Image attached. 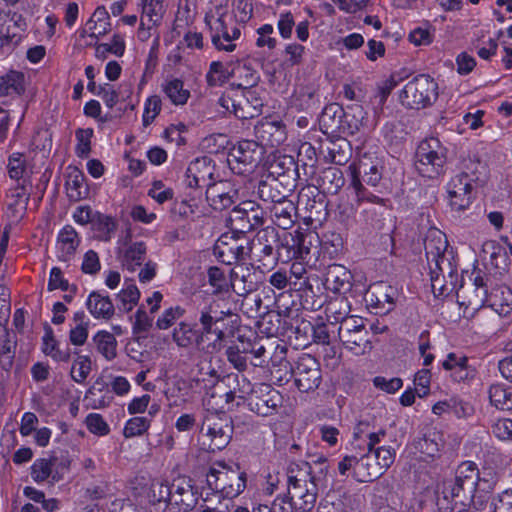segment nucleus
Returning <instances> with one entry per match:
<instances>
[{
    "label": "nucleus",
    "mask_w": 512,
    "mask_h": 512,
    "mask_svg": "<svg viewBox=\"0 0 512 512\" xmlns=\"http://www.w3.org/2000/svg\"><path fill=\"white\" fill-rule=\"evenodd\" d=\"M229 311L218 309L215 301L205 303L196 312L187 314L182 305H172L165 308L158 316L155 326L159 330H168L173 327L172 341L180 348H196L203 350L205 342L213 338L206 346L215 349L226 339Z\"/></svg>",
    "instance_id": "nucleus-1"
},
{
    "label": "nucleus",
    "mask_w": 512,
    "mask_h": 512,
    "mask_svg": "<svg viewBox=\"0 0 512 512\" xmlns=\"http://www.w3.org/2000/svg\"><path fill=\"white\" fill-rule=\"evenodd\" d=\"M498 477L492 469L480 470L471 460L461 462L453 479L444 482L443 494L455 505L474 504L475 500L486 499L496 487Z\"/></svg>",
    "instance_id": "nucleus-2"
},
{
    "label": "nucleus",
    "mask_w": 512,
    "mask_h": 512,
    "mask_svg": "<svg viewBox=\"0 0 512 512\" xmlns=\"http://www.w3.org/2000/svg\"><path fill=\"white\" fill-rule=\"evenodd\" d=\"M431 289L435 297L448 295L447 284L455 287L458 278L457 255L449 246L446 235L436 230L424 242Z\"/></svg>",
    "instance_id": "nucleus-3"
},
{
    "label": "nucleus",
    "mask_w": 512,
    "mask_h": 512,
    "mask_svg": "<svg viewBox=\"0 0 512 512\" xmlns=\"http://www.w3.org/2000/svg\"><path fill=\"white\" fill-rule=\"evenodd\" d=\"M213 47L222 52L231 53L237 48L241 37V28L233 19L226 4L211 3L204 16Z\"/></svg>",
    "instance_id": "nucleus-4"
},
{
    "label": "nucleus",
    "mask_w": 512,
    "mask_h": 512,
    "mask_svg": "<svg viewBox=\"0 0 512 512\" xmlns=\"http://www.w3.org/2000/svg\"><path fill=\"white\" fill-rule=\"evenodd\" d=\"M206 484L219 498L232 500L246 489L247 473L238 464L217 462L206 473Z\"/></svg>",
    "instance_id": "nucleus-5"
},
{
    "label": "nucleus",
    "mask_w": 512,
    "mask_h": 512,
    "mask_svg": "<svg viewBox=\"0 0 512 512\" xmlns=\"http://www.w3.org/2000/svg\"><path fill=\"white\" fill-rule=\"evenodd\" d=\"M307 462L291 463L287 469V498L302 512L310 511L316 502L315 483Z\"/></svg>",
    "instance_id": "nucleus-6"
},
{
    "label": "nucleus",
    "mask_w": 512,
    "mask_h": 512,
    "mask_svg": "<svg viewBox=\"0 0 512 512\" xmlns=\"http://www.w3.org/2000/svg\"><path fill=\"white\" fill-rule=\"evenodd\" d=\"M317 242H319V235L310 228L299 226L292 231L284 230L279 233V243L276 245L280 261L310 259L311 251Z\"/></svg>",
    "instance_id": "nucleus-7"
},
{
    "label": "nucleus",
    "mask_w": 512,
    "mask_h": 512,
    "mask_svg": "<svg viewBox=\"0 0 512 512\" xmlns=\"http://www.w3.org/2000/svg\"><path fill=\"white\" fill-rule=\"evenodd\" d=\"M282 366L289 377H274L280 384L283 381L288 382L292 377L294 385L301 393H308L317 389L322 381L320 363L316 357L308 353H302L293 366L286 359Z\"/></svg>",
    "instance_id": "nucleus-8"
},
{
    "label": "nucleus",
    "mask_w": 512,
    "mask_h": 512,
    "mask_svg": "<svg viewBox=\"0 0 512 512\" xmlns=\"http://www.w3.org/2000/svg\"><path fill=\"white\" fill-rule=\"evenodd\" d=\"M202 445L209 452L221 451L230 443L233 424L225 413L208 412L200 428Z\"/></svg>",
    "instance_id": "nucleus-9"
},
{
    "label": "nucleus",
    "mask_w": 512,
    "mask_h": 512,
    "mask_svg": "<svg viewBox=\"0 0 512 512\" xmlns=\"http://www.w3.org/2000/svg\"><path fill=\"white\" fill-rule=\"evenodd\" d=\"M279 232L273 227H267L258 232L256 239L249 242L248 255L261 272L270 271L280 260L278 248Z\"/></svg>",
    "instance_id": "nucleus-10"
},
{
    "label": "nucleus",
    "mask_w": 512,
    "mask_h": 512,
    "mask_svg": "<svg viewBox=\"0 0 512 512\" xmlns=\"http://www.w3.org/2000/svg\"><path fill=\"white\" fill-rule=\"evenodd\" d=\"M438 98V84L428 75H418L400 91L401 104L411 109H421L432 105Z\"/></svg>",
    "instance_id": "nucleus-11"
},
{
    "label": "nucleus",
    "mask_w": 512,
    "mask_h": 512,
    "mask_svg": "<svg viewBox=\"0 0 512 512\" xmlns=\"http://www.w3.org/2000/svg\"><path fill=\"white\" fill-rule=\"evenodd\" d=\"M243 351L251 355V363L256 367L282 366L287 354V347L269 337L254 336V340L243 343Z\"/></svg>",
    "instance_id": "nucleus-12"
},
{
    "label": "nucleus",
    "mask_w": 512,
    "mask_h": 512,
    "mask_svg": "<svg viewBox=\"0 0 512 512\" xmlns=\"http://www.w3.org/2000/svg\"><path fill=\"white\" fill-rule=\"evenodd\" d=\"M415 157V167L419 174L432 179L443 172L446 150L437 138L430 137L420 142Z\"/></svg>",
    "instance_id": "nucleus-13"
},
{
    "label": "nucleus",
    "mask_w": 512,
    "mask_h": 512,
    "mask_svg": "<svg viewBox=\"0 0 512 512\" xmlns=\"http://www.w3.org/2000/svg\"><path fill=\"white\" fill-rule=\"evenodd\" d=\"M337 333L344 348L354 355H364L373 348L371 334L363 317L358 316L344 321L342 326H338Z\"/></svg>",
    "instance_id": "nucleus-14"
},
{
    "label": "nucleus",
    "mask_w": 512,
    "mask_h": 512,
    "mask_svg": "<svg viewBox=\"0 0 512 512\" xmlns=\"http://www.w3.org/2000/svg\"><path fill=\"white\" fill-rule=\"evenodd\" d=\"M264 223L263 210L254 201H242L229 212L227 226L231 233L247 237L246 234Z\"/></svg>",
    "instance_id": "nucleus-15"
},
{
    "label": "nucleus",
    "mask_w": 512,
    "mask_h": 512,
    "mask_svg": "<svg viewBox=\"0 0 512 512\" xmlns=\"http://www.w3.org/2000/svg\"><path fill=\"white\" fill-rule=\"evenodd\" d=\"M71 463L68 450L53 451L48 458L34 461V481L39 483L50 479L51 483L58 482L69 472Z\"/></svg>",
    "instance_id": "nucleus-16"
},
{
    "label": "nucleus",
    "mask_w": 512,
    "mask_h": 512,
    "mask_svg": "<svg viewBox=\"0 0 512 512\" xmlns=\"http://www.w3.org/2000/svg\"><path fill=\"white\" fill-rule=\"evenodd\" d=\"M248 245L247 237L226 232L216 240L213 254L219 262L230 266L245 260L248 255Z\"/></svg>",
    "instance_id": "nucleus-17"
},
{
    "label": "nucleus",
    "mask_w": 512,
    "mask_h": 512,
    "mask_svg": "<svg viewBox=\"0 0 512 512\" xmlns=\"http://www.w3.org/2000/svg\"><path fill=\"white\" fill-rule=\"evenodd\" d=\"M284 403L280 391L267 383L257 384L252 388L249 409L258 416L268 417L278 414Z\"/></svg>",
    "instance_id": "nucleus-18"
},
{
    "label": "nucleus",
    "mask_w": 512,
    "mask_h": 512,
    "mask_svg": "<svg viewBox=\"0 0 512 512\" xmlns=\"http://www.w3.org/2000/svg\"><path fill=\"white\" fill-rule=\"evenodd\" d=\"M263 154L262 145L255 141L243 140L232 149L229 164L231 169L238 174L250 173L261 162Z\"/></svg>",
    "instance_id": "nucleus-19"
},
{
    "label": "nucleus",
    "mask_w": 512,
    "mask_h": 512,
    "mask_svg": "<svg viewBox=\"0 0 512 512\" xmlns=\"http://www.w3.org/2000/svg\"><path fill=\"white\" fill-rule=\"evenodd\" d=\"M269 284L278 289L284 290L288 285L295 290V296L300 300V306L307 311H313L321 307V303L315 298L312 284L300 282L299 286L296 281H291L288 272L279 269L272 273L268 279Z\"/></svg>",
    "instance_id": "nucleus-20"
},
{
    "label": "nucleus",
    "mask_w": 512,
    "mask_h": 512,
    "mask_svg": "<svg viewBox=\"0 0 512 512\" xmlns=\"http://www.w3.org/2000/svg\"><path fill=\"white\" fill-rule=\"evenodd\" d=\"M219 104L239 119H252L261 113L262 102L253 96L251 91L245 94H225L219 99Z\"/></svg>",
    "instance_id": "nucleus-21"
},
{
    "label": "nucleus",
    "mask_w": 512,
    "mask_h": 512,
    "mask_svg": "<svg viewBox=\"0 0 512 512\" xmlns=\"http://www.w3.org/2000/svg\"><path fill=\"white\" fill-rule=\"evenodd\" d=\"M381 160L377 157L376 152L368 151L360 155L357 166L352 172V185L356 192L364 189L362 182L358 178L362 175V180L371 187H375L381 180Z\"/></svg>",
    "instance_id": "nucleus-22"
},
{
    "label": "nucleus",
    "mask_w": 512,
    "mask_h": 512,
    "mask_svg": "<svg viewBox=\"0 0 512 512\" xmlns=\"http://www.w3.org/2000/svg\"><path fill=\"white\" fill-rule=\"evenodd\" d=\"M386 436L384 429L373 431L368 422L360 421L354 427L353 438L351 441L352 448L357 451L358 459L365 458V462L371 459L373 448L380 444Z\"/></svg>",
    "instance_id": "nucleus-23"
},
{
    "label": "nucleus",
    "mask_w": 512,
    "mask_h": 512,
    "mask_svg": "<svg viewBox=\"0 0 512 512\" xmlns=\"http://www.w3.org/2000/svg\"><path fill=\"white\" fill-rule=\"evenodd\" d=\"M439 366L448 373L453 383L470 384L477 374L476 368L469 363V358L461 352H449L439 361Z\"/></svg>",
    "instance_id": "nucleus-24"
},
{
    "label": "nucleus",
    "mask_w": 512,
    "mask_h": 512,
    "mask_svg": "<svg viewBox=\"0 0 512 512\" xmlns=\"http://www.w3.org/2000/svg\"><path fill=\"white\" fill-rule=\"evenodd\" d=\"M172 512H189L197 504L202 493L190 478L179 477L172 482Z\"/></svg>",
    "instance_id": "nucleus-25"
},
{
    "label": "nucleus",
    "mask_w": 512,
    "mask_h": 512,
    "mask_svg": "<svg viewBox=\"0 0 512 512\" xmlns=\"http://www.w3.org/2000/svg\"><path fill=\"white\" fill-rule=\"evenodd\" d=\"M214 165L210 157L203 156L192 161L186 171L185 184L190 189L209 190L214 183Z\"/></svg>",
    "instance_id": "nucleus-26"
},
{
    "label": "nucleus",
    "mask_w": 512,
    "mask_h": 512,
    "mask_svg": "<svg viewBox=\"0 0 512 512\" xmlns=\"http://www.w3.org/2000/svg\"><path fill=\"white\" fill-rule=\"evenodd\" d=\"M141 17L137 37L145 42L151 37V30L161 23L166 12V0H140Z\"/></svg>",
    "instance_id": "nucleus-27"
},
{
    "label": "nucleus",
    "mask_w": 512,
    "mask_h": 512,
    "mask_svg": "<svg viewBox=\"0 0 512 512\" xmlns=\"http://www.w3.org/2000/svg\"><path fill=\"white\" fill-rule=\"evenodd\" d=\"M371 458L375 460V465H371L369 462L368 465H365L366 470L363 471L359 482H371L382 476L394 463L396 450L391 446L378 444L373 448Z\"/></svg>",
    "instance_id": "nucleus-28"
},
{
    "label": "nucleus",
    "mask_w": 512,
    "mask_h": 512,
    "mask_svg": "<svg viewBox=\"0 0 512 512\" xmlns=\"http://www.w3.org/2000/svg\"><path fill=\"white\" fill-rule=\"evenodd\" d=\"M264 201L270 200L273 202L271 208L272 216L276 219L277 225L282 227L284 230L287 226H290L293 222L292 217L296 214V207L293 204V200L288 197L299 198L301 194H257Z\"/></svg>",
    "instance_id": "nucleus-29"
},
{
    "label": "nucleus",
    "mask_w": 512,
    "mask_h": 512,
    "mask_svg": "<svg viewBox=\"0 0 512 512\" xmlns=\"http://www.w3.org/2000/svg\"><path fill=\"white\" fill-rule=\"evenodd\" d=\"M80 244L81 236L76 229L70 224L64 225L56 236L55 251L57 259L61 262H70L74 259Z\"/></svg>",
    "instance_id": "nucleus-30"
},
{
    "label": "nucleus",
    "mask_w": 512,
    "mask_h": 512,
    "mask_svg": "<svg viewBox=\"0 0 512 512\" xmlns=\"http://www.w3.org/2000/svg\"><path fill=\"white\" fill-rule=\"evenodd\" d=\"M483 302L501 317L512 313V288L506 284H495L485 290Z\"/></svg>",
    "instance_id": "nucleus-31"
},
{
    "label": "nucleus",
    "mask_w": 512,
    "mask_h": 512,
    "mask_svg": "<svg viewBox=\"0 0 512 512\" xmlns=\"http://www.w3.org/2000/svg\"><path fill=\"white\" fill-rule=\"evenodd\" d=\"M90 315L99 321H109L115 314V305L106 290L91 291L85 301Z\"/></svg>",
    "instance_id": "nucleus-32"
},
{
    "label": "nucleus",
    "mask_w": 512,
    "mask_h": 512,
    "mask_svg": "<svg viewBox=\"0 0 512 512\" xmlns=\"http://www.w3.org/2000/svg\"><path fill=\"white\" fill-rule=\"evenodd\" d=\"M485 253H489V265L496 270V274L506 272L512 260V244L507 237L501 242L492 241L485 245Z\"/></svg>",
    "instance_id": "nucleus-33"
},
{
    "label": "nucleus",
    "mask_w": 512,
    "mask_h": 512,
    "mask_svg": "<svg viewBox=\"0 0 512 512\" xmlns=\"http://www.w3.org/2000/svg\"><path fill=\"white\" fill-rule=\"evenodd\" d=\"M353 276L351 272L343 265H328L324 278V287L327 291L337 295H345L352 288Z\"/></svg>",
    "instance_id": "nucleus-34"
},
{
    "label": "nucleus",
    "mask_w": 512,
    "mask_h": 512,
    "mask_svg": "<svg viewBox=\"0 0 512 512\" xmlns=\"http://www.w3.org/2000/svg\"><path fill=\"white\" fill-rule=\"evenodd\" d=\"M260 145L276 147L286 140L285 126L279 121L263 120L255 127Z\"/></svg>",
    "instance_id": "nucleus-35"
},
{
    "label": "nucleus",
    "mask_w": 512,
    "mask_h": 512,
    "mask_svg": "<svg viewBox=\"0 0 512 512\" xmlns=\"http://www.w3.org/2000/svg\"><path fill=\"white\" fill-rule=\"evenodd\" d=\"M146 254V243L143 241H135L119 249L117 258L124 269L134 272L143 264Z\"/></svg>",
    "instance_id": "nucleus-36"
},
{
    "label": "nucleus",
    "mask_w": 512,
    "mask_h": 512,
    "mask_svg": "<svg viewBox=\"0 0 512 512\" xmlns=\"http://www.w3.org/2000/svg\"><path fill=\"white\" fill-rule=\"evenodd\" d=\"M172 483L153 482L148 493L150 512H165L167 509L172 511Z\"/></svg>",
    "instance_id": "nucleus-37"
},
{
    "label": "nucleus",
    "mask_w": 512,
    "mask_h": 512,
    "mask_svg": "<svg viewBox=\"0 0 512 512\" xmlns=\"http://www.w3.org/2000/svg\"><path fill=\"white\" fill-rule=\"evenodd\" d=\"M314 250L323 259H337L344 251V239L336 231H326L322 237L319 236V242L316 243Z\"/></svg>",
    "instance_id": "nucleus-38"
},
{
    "label": "nucleus",
    "mask_w": 512,
    "mask_h": 512,
    "mask_svg": "<svg viewBox=\"0 0 512 512\" xmlns=\"http://www.w3.org/2000/svg\"><path fill=\"white\" fill-rule=\"evenodd\" d=\"M41 350L57 363H68L71 357L70 348L68 346L65 349L60 348V343L55 338L54 331L48 323L44 325Z\"/></svg>",
    "instance_id": "nucleus-39"
},
{
    "label": "nucleus",
    "mask_w": 512,
    "mask_h": 512,
    "mask_svg": "<svg viewBox=\"0 0 512 512\" xmlns=\"http://www.w3.org/2000/svg\"><path fill=\"white\" fill-rule=\"evenodd\" d=\"M207 277L213 295L226 294L231 288L235 290L237 274L233 270H231L230 279H228L221 268L210 266L207 269Z\"/></svg>",
    "instance_id": "nucleus-40"
},
{
    "label": "nucleus",
    "mask_w": 512,
    "mask_h": 512,
    "mask_svg": "<svg viewBox=\"0 0 512 512\" xmlns=\"http://www.w3.org/2000/svg\"><path fill=\"white\" fill-rule=\"evenodd\" d=\"M325 315L330 325L342 326L344 321L350 318H357V315H350V303L345 297H338L330 300L325 307Z\"/></svg>",
    "instance_id": "nucleus-41"
},
{
    "label": "nucleus",
    "mask_w": 512,
    "mask_h": 512,
    "mask_svg": "<svg viewBox=\"0 0 512 512\" xmlns=\"http://www.w3.org/2000/svg\"><path fill=\"white\" fill-rule=\"evenodd\" d=\"M161 90L175 106L185 105L190 98V91L184 87V82L176 77L166 78L161 84Z\"/></svg>",
    "instance_id": "nucleus-42"
},
{
    "label": "nucleus",
    "mask_w": 512,
    "mask_h": 512,
    "mask_svg": "<svg viewBox=\"0 0 512 512\" xmlns=\"http://www.w3.org/2000/svg\"><path fill=\"white\" fill-rule=\"evenodd\" d=\"M117 226V220L113 216L95 211V216L91 222V229L96 239L103 242L110 241L115 234Z\"/></svg>",
    "instance_id": "nucleus-43"
},
{
    "label": "nucleus",
    "mask_w": 512,
    "mask_h": 512,
    "mask_svg": "<svg viewBox=\"0 0 512 512\" xmlns=\"http://www.w3.org/2000/svg\"><path fill=\"white\" fill-rule=\"evenodd\" d=\"M110 16L105 6H98L86 22V29L91 37H103L110 31Z\"/></svg>",
    "instance_id": "nucleus-44"
},
{
    "label": "nucleus",
    "mask_w": 512,
    "mask_h": 512,
    "mask_svg": "<svg viewBox=\"0 0 512 512\" xmlns=\"http://www.w3.org/2000/svg\"><path fill=\"white\" fill-rule=\"evenodd\" d=\"M25 91V75L16 70H10L0 76V96L21 95Z\"/></svg>",
    "instance_id": "nucleus-45"
},
{
    "label": "nucleus",
    "mask_w": 512,
    "mask_h": 512,
    "mask_svg": "<svg viewBox=\"0 0 512 512\" xmlns=\"http://www.w3.org/2000/svg\"><path fill=\"white\" fill-rule=\"evenodd\" d=\"M490 403L503 411L512 410V386L504 383H494L488 390Z\"/></svg>",
    "instance_id": "nucleus-46"
},
{
    "label": "nucleus",
    "mask_w": 512,
    "mask_h": 512,
    "mask_svg": "<svg viewBox=\"0 0 512 512\" xmlns=\"http://www.w3.org/2000/svg\"><path fill=\"white\" fill-rule=\"evenodd\" d=\"M93 342L97 351L108 361L113 360L117 355V340L107 330H99L93 336Z\"/></svg>",
    "instance_id": "nucleus-47"
},
{
    "label": "nucleus",
    "mask_w": 512,
    "mask_h": 512,
    "mask_svg": "<svg viewBox=\"0 0 512 512\" xmlns=\"http://www.w3.org/2000/svg\"><path fill=\"white\" fill-rule=\"evenodd\" d=\"M271 303L279 315L287 317L300 309L304 310L300 306V300L295 296V290H293L292 293L284 291L280 292L277 296L272 298Z\"/></svg>",
    "instance_id": "nucleus-48"
},
{
    "label": "nucleus",
    "mask_w": 512,
    "mask_h": 512,
    "mask_svg": "<svg viewBox=\"0 0 512 512\" xmlns=\"http://www.w3.org/2000/svg\"><path fill=\"white\" fill-rule=\"evenodd\" d=\"M140 291L134 283H125L116 294V306L121 312L128 313L138 304Z\"/></svg>",
    "instance_id": "nucleus-49"
},
{
    "label": "nucleus",
    "mask_w": 512,
    "mask_h": 512,
    "mask_svg": "<svg viewBox=\"0 0 512 512\" xmlns=\"http://www.w3.org/2000/svg\"><path fill=\"white\" fill-rule=\"evenodd\" d=\"M152 419L147 416H134L126 420L123 428V436L126 439L141 437L148 433Z\"/></svg>",
    "instance_id": "nucleus-50"
},
{
    "label": "nucleus",
    "mask_w": 512,
    "mask_h": 512,
    "mask_svg": "<svg viewBox=\"0 0 512 512\" xmlns=\"http://www.w3.org/2000/svg\"><path fill=\"white\" fill-rule=\"evenodd\" d=\"M303 329L305 333L310 332L312 340L317 344L327 345L330 343V331L328 325L323 321H317L312 324L310 321H302L296 328V333H299Z\"/></svg>",
    "instance_id": "nucleus-51"
},
{
    "label": "nucleus",
    "mask_w": 512,
    "mask_h": 512,
    "mask_svg": "<svg viewBox=\"0 0 512 512\" xmlns=\"http://www.w3.org/2000/svg\"><path fill=\"white\" fill-rule=\"evenodd\" d=\"M444 447L442 435L438 432H427L419 441V449L422 454L434 458L439 455Z\"/></svg>",
    "instance_id": "nucleus-52"
},
{
    "label": "nucleus",
    "mask_w": 512,
    "mask_h": 512,
    "mask_svg": "<svg viewBox=\"0 0 512 512\" xmlns=\"http://www.w3.org/2000/svg\"><path fill=\"white\" fill-rule=\"evenodd\" d=\"M199 200L200 198L196 199L193 194H179V197L175 198L172 210L174 213L188 217L195 213Z\"/></svg>",
    "instance_id": "nucleus-53"
},
{
    "label": "nucleus",
    "mask_w": 512,
    "mask_h": 512,
    "mask_svg": "<svg viewBox=\"0 0 512 512\" xmlns=\"http://www.w3.org/2000/svg\"><path fill=\"white\" fill-rule=\"evenodd\" d=\"M434 36L435 29L426 24L412 29L409 33L408 39L415 46H427L433 42Z\"/></svg>",
    "instance_id": "nucleus-54"
},
{
    "label": "nucleus",
    "mask_w": 512,
    "mask_h": 512,
    "mask_svg": "<svg viewBox=\"0 0 512 512\" xmlns=\"http://www.w3.org/2000/svg\"><path fill=\"white\" fill-rule=\"evenodd\" d=\"M368 462H365V458L358 459L357 455H346L343 459L338 463V471L341 475H346L350 469H354L357 480L363 475L361 470H366V466Z\"/></svg>",
    "instance_id": "nucleus-55"
},
{
    "label": "nucleus",
    "mask_w": 512,
    "mask_h": 512,
    "mask_svg": "<svg viewBox=\"0 0 512 512\" xmlns=\"http://www.w3.org/2000/svg\"><path fill=\"white\" fill-rule=\"evenodd\" d=\"M229 75V71L221 62L213 61L206 74V80L209 86H221L229 80Z\"/></svg>",
    "instance_id": "nucleus-56"
},
{
    "label": "nucleus",
    "mask_w": 512,
    "mask_h": 512,
    "mask_svg": "<svg viewBox=\"0 0 512 512\" xmlns=\"http://www.w3.org/2000/svg\"><path fill=\"white\" fill-rule=\"evenodd\" d=\"M76 146L75 153L78 157L86 158L91 151V139L93 137V129L91 128H79L75 132Z\"/></svg>",
    "instance_id": "nucleus-57"
},
{
    "label": "nucleus",
    "mask_w": 512,
    "mask_h": 512,
    "mask_svg": "<svg viewBox=\"0 0 512 512\" xmlns=\"http://www.w3.org/2000/svg\"><path fill=\"white\" fill-rule=\"evenodd\" d=\"M91 371V359L88 355H78L71 368V377L77 383H83Z\"/></svg>",
    "instance_id": "nucleus-58"
},
{
    "label": "nucleus",
    "mask_w": 512,
    "mask_h": 512,
    "mask_svg": "<svg viewBox=\"0 0 512 512\" xmlns=\"http://www.w3.org/2000/svg\"><path fill=\"white\" fill-rule=\"evenodd\" d=\"M256 46L258 48H267L273 50L277 46V39L273 36L274 27L272 24H263L256 29Z\"/></svg>",
    "instance_id": "nucleus-59"
},
{
    "label": "nucleus",
    "mask_w": 512,
    "mask_h": 512,
    "mask_svg": "<svg viewBox=\"0 0 512 512\" xmlns=\"http://www.w3.org/2000/svg\"><path fill=\"white\" fill-rule=\"evenodd\" d=\"M491 432L499 441L506 444H512V419H497L491 426Z\"/></svg>",
    "instance_id": "nucleus-60"
},
{
    "label": "nucleus",
    "mask_w": 512,
    "mask_h": 512,
    "mask_svg": "<svg viewBox=\"0 0 512 512\" xmlns=\"http://www.w3.org/2000/svg\"><path fill=\"white\" fill-rule=\"evenodd\" d=\"M85 425L90 433L98 437H103L110 433V426L99 413H89L85 418Z\"/></svg>",
    "instance_id": "nucleus-61"
},
{
    "label": "nucleus",
    "mask_w": 512,
    "mask_h": 512,
    "mask_svg": "<svg viewBox=\"0 0 512 512\" xmlns=\"http://www.w3.org/2000/svg\"><path fill=\"white\" fill-rule=\"evenodd\" d=\"M162 108V100L158 95L149 96L144 103L142 121L144 126L150 125Z\"/></svg>",
    "instance_id": "nucleus-62"
},
{
    "label": "nucleus",
    "mask_w": 512,
    "mask_h": 512,
    "mask_svg": "<svg viewBox=\"0 0 512 512\" xmlns=\"http://www.w3.org/2000/svg\"><path fill=\"white\" fill-rule=\"evenodd\" d=\"M376 389L388 394H394L403 386V380L399 377L386 378L384 376H375L372 380Z\"/></svg>",
    "instance_id": "nucleus-63"
},
{
    "label": "nucleus",
    "mask_w": 512,
    "mask_h": 512,
    "mask_svg": "<svg viewBox=\"0 0 512 512\" xmlns=\"http://www.w3.org/2000/svg\"><path fill=\"white\" fill-rule=\"evenodd\" d=\"M492 512H512V488H507L493 497Z\"/></svg>",
    "instance_id": "nucleus-64"
}]
</instances>
